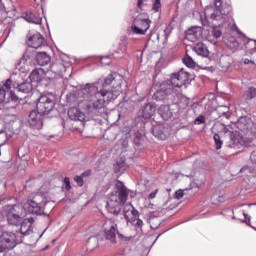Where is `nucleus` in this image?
Instances as JSON below:
<instances>
[{
    "instance_id": "nucleus-1",
    "label": "nucleus",
    "mask_w": 256,
    "mask_h": 256,
    "mask_svg": "<svg viewBox=\"0 0 256 256\" xmlns=\"http://www.w3.org/2000/svg\"><path fill=\"white\" fill-rule=\"evenodd\" d=\"M123 76L117 72H111L103 80L94 83H86L85 86H73L67 84L61 92V97H119L121 95Z\"/></svg>"
},
{
    "instance_id": "nucleus-2",
    "label": "nucleus",
    "mask_w": 256,
    "mask_h": 256,
    "mask_svg": "<svg viewBox=\"0 0 256 256\" xmlns=\"http://www.w3.org/2000/svg\"><path fill=\"white\" fill-rule=\"evenodd\" d=\"M193 79V75L182 68L173 73L169 80L162 82L160 85H153L150 89V95L152 97H169L170 95L183 97V87L187 89V85H191Z\"/></svg>"
},
{
    "instance_id": "nucleus-3",
    "label": "nucleus",
    "mask_w": 256,
    "mask_h": 256,
    "mask_svg": "<svg viewBox=\"0 0 256 256\" xmlns=\"http://www.w3.org/2000/svg\"><path fill=\"white\" fill-rule=\"evenodd\" d=\"M111 100L105 98H93L90 100H82L78 103V108L72 107L68 110V117L71 121H80L83 123L87 119V115L90 117H99V111L107 108Z\"/></svg>"
},
{
    "instance_id": "nucleus-4",
    "label": "nucleus",
    "mask_w": 256,
    "mask_h": 256,
    "mask_svg": "<svg viewBox=\"0 0 256 256\" xmlns=\"http://www.w3.org/2000/svg\"><path fill=\"white\" fill-rule=\"evenodd\" d=\"M117 192L112 193L107 201L106 209L111 215H119L121 207L127 203L129 199V192L123 183L116 184Z\"/></svg>"
},
{
    "instance_id": "nucleus-5",
    "label": "nucleus",
    "mask_w": 256,
    "mask_h": 256,
    "mask_svg": "<svg viewBox=\"0 0 256 256\" xmlns=\"http://www.w3.org/2000/svg\"><path fill=\"white\" fill-rule=\"evenodd\" d=\"M15 91L25 94L31 93L33 91V85L28 81L19 83L13 77H10L0 86V97H5L6 95L8 97H17Z\"/></svg>"
},
{
    "instance_id": "nucleus-6",
    "label": "nucleus",
    "mask_w": 256,
    "mask_h": 256,
    "mask_svg": "<svg viewBox=\"0 0 256 256\" xmlns=\"http://www.w3.org/2000/svg\"><path fill=\"white\" fill-rule=\"evenodd\" d=\"M3 215L6 216L9 225H19L27 215V210L21 205H8L4 207Z\"/></svg>"
},
{
    "instance_id": "nucleus-7",
    "label": "nucleus",
    "mask_w": 256,
    "mask_h": 256,
    "mask_svg": "<svg viewBox=\"0 0 256 256\" xmlns=\"http://www.w3.org/2000/svg\"><path fill=\"white\" fill-rule=\"evenodd\" d=\"M45 196L43 194H35L31 200L28 201L23 207L26 209V213H32L39 215L45 207Z\"/></svg>"
},
{
    "instance_id": "nucleus-8",
    "label": "nucleus",
    "mask_w": 256,
    "mask_h": 256,
    "mask_svg": "<svg viewBox=\"0 0 256 256\" xmlns=\"http://www.w3.org/2000/svg\"><path fill=\"white\" fill-rule=\"evenodd\" d=\"M214 5L217 10L216 13H212L210 16V19H213L214 21H219L222 17H225L227 15L231 14V11H233V8L231 7V0H214Z\"/></svg>"
},
{
    "instance_id": "nucleus-9",
    "label": "nucleus",
    "mask_w": 256,
    "mask_h": 256,
    "mask_svg": "<svg viewBox=\"0 0 256 256\" xmlns=\"http://www.w3.org/2000/svg\"><path fill=\"white\" fill-rule=\"evenodd\" d=\"M103 231L105 239L110 243H117V235H119V228L117 222L113 218H108L103 224Z\"/></svg>"
},
{
    "instance_id": "nucleus-10",
    "label": "nucleus",
    "mask_w": 256,
    "mask_h": 256,
    "mask_svg": "<svg viewBox=\"0 0 256 256\" xmlns=\"http://www.w3.org/2000/svg\"><path fill=\"white\" fill-rule=\"evenodd\" d=\"M29 79L31 83H42V85H53L55 83V79L47 77L45 70L42 68L34 69L30 73Z\"/></svg>"
},
{
    "instance_id": "nucleus-11",
    "label": "nucleus",
    "mask_w": 256,
    "mask_h": 256,
    "mask_svg": "<svg viewBox=\"0 0 256 256\" xmlns=\"http://www.w3.org/2000/svg\"><path fill=\"white\" fill-rule=\"evenodd\" d=\"M149 27H151V20L149 18H135L131 26V31L135 35H145L149 31Z\"/></svg>"
},
{
    "instance_id": "nucleus-12",
    "label": "nucleus",
    "mask_w": 256,
    "mask_h": 256,
    "mask_svg": "<svg viewBox=\"0 0 256 256\" xmlns=\"http://www.w3.org/2000/svg\"><path fill=\"white\" fill-rule=\"evenodd\" d=\"M27 45L32 49H41V47H45L47 45V41H45V37L41 35V33H31L27 34Z\"/></svg>"
},
{
    "instance_id": "nucleus-13",
    "label": "nucleus",
    "mask_w": 256,
    "mask_h": 256,
    "mask_svg": "<svg viewBox=\"0 0 256 256\" xmlns=\"http://www.w3.org/2000/svg\"><path fill=\"white\" fill-rule=\"evenodd\" d=\"M53 107H55V102L50 100L49 97H40L38 98L36 109L38 113L42 115H47L50 111H53Z\"/></svg>"
},
{
    "instance_id": "nucleus-14",
    "label": "nucleus",
    "mask_w": 256,
    "mask_h": 256,
    "mask_svg": "<svg viewBox=\"0 0 256 256\" xmlns=\"http://www.w3.org/2000/svg\"><path fill=\"white\" fill-rule=\"evenodd\" d=\"M43 119H45L44 114L37 110H32L29 114L28 123L33 129H43Z\"/></svg>"
},
{
    "instance_id": "nucleus-15",
    "label": "nucleus",
    "mask_w": 256,
    "mask_h": 256,
    "mask_svg": "<svg viewBox=\"0 0 256 256\" xmlns=\"http://www.w3.org/2000/svg\"><path fill=\"white\" fill-rule=\"evenodd\" d=\"M17 237L13 232H3L0 235V241L2 245H4V250L5 249H14V247L17 245L16 242Z\"/></svg>"
},
{
    "instance_id": "nucleus-16",
    "label": "nucleus",
    "mask_w": 256,
    "mask_h": 256,
    "mask_svg": "<svg viewBox=\"0 0 256 256\" xmlns=\"http://www.w3.org/2000/svg\"><path fill=\"white\" fill-rule=\"evenodd\" d=\"M124 217L126 221L130 223H135L137 217H139V212L135 210V207L131 204H126L123 209Z\"/></svg>"
},
{
    "instance_id": "nucleus-17",
    "label": "nucleus",
    "mask_w": 256,
    "mask_h": 256,
    "mask_svg": "<svg viewBox=\"0 0 256 256\" xmlns=\"http://www.w3.org/2000/svg\"><path fill=\"white\" fill-rule=\"evenodd\" d=\"M186 37L192 41H199L203 37V28L201 26H192L186 31Z\"/></svg>"
},
{
    "instance_id": "nucleus-18",
    "label": "nucleus",
    "mask_w": 256,
    "mask_h": 256,
    "mask_svg": "<svg viewBox=\"0 0 256 256\" xmlns=\"http://www.w3.org/2000/svg\"><path fill=\"white\" fill-rule=\"evenodd\" d=\"M35 59L40 67H45V65H49V63H51V56L45 51L36 52Z\"/></svg>"
},
{
    "instance_id": "nucleus-19",
    "label": "nucleus",
    "mask_w": 256,
    "mask_h": 256,
    "mask_svg": "<svg viewBox=\"0 0 256 256\" xmlns=\"http://www.w3.org/2000/svg\"><path fill=\"white\" fill-rule=\"evenodd\" d=\"M158 114L164 121H169L173 118V109L169 105H161L158 109Z\"/></svg>"
},
{
    "instance_id": "nucleus-20",
    "label": "nucleus",
    "mask_w": 256,
    "mask_h": 256,
    "mask_svg": "<svg viewBox=\"0 0 256 256\" xmlns=\"http://www.w3.org/2000/svg\"><path fill=\"white\" fill-rule=\"evenodd\" d=\"M155 111H157V107H155V104H146L142 110L143 119H151V117L155 115Z\"/></svg>"
},
{
    "instance_id": "nucleus-21",
    "label": "nucleus",
    "mask_w": 256,
    "mask_h": 256,
    "mask_svg": "<svg viewBox=\"0 0 256 256\" xmlns=\"http://www.w3.org/2000/svg\"><path fill=\"white\" fill-rule=\"evenodd\" d=\"M193 51H195L197 55H200V57H209V48L202 42L195 44Z\"/></svg>"
},
{
    "instance_id": "nucleus-22",
    "label": "nucleus",
    "mask_w": 256,
    "mask_h": 256,
    "mask_svg": "<svg viewBox=\"0 0 256 256\" xmlns=\"http://www.w3.org/2000/svg\"><path fill=\"white\" fill-rule=\"evenodd\" d=\"M243 37V41H244V45H245V49L248 51V53H250L251 55H253V53H256V40L253 39H249L247 37H245V35L242 34Z\"/></svg>"
},
{
    "instance_id": "nucleus-23",
    "label": "nucleus",
    "mask_w": 256,
    "mask_h": 256,
    "mask_svg": "<svg viewBox=\"0 0 256 256\" xmlns=\"http://www.w3.org/2000/svg\"><path fill=\"white\" fill-rule=\"evenodd\" d=\"M231 143L232 147H237L239 149L245 145V139L243 138V135L235 133L231 136Z\"/></svg>"
},
{
    "instance_id": "nucleus-24",
    "label": "nucleus",
    "mask_w": 256,
    "mask_h": 256,
    "mask_svg": "<svg viewBox=\"0 0 256 256\" xmlns=\"http://www.w3.org/2000/svg\"><path fill=\"white\" fill-rule=\"evenodd\" d=\"M24 19L25 21H27L28 23H33L34 25H41V17L35 15L33 12L31 11H27L24 14Z\"/></svg>"
},
{
    "instance_id": "nucleus-25",
    "label": "nucleus",
    "mask_w": 256,
    "mask_h": 256,
    "mask_svg": "<svg viewBox=\"0 0 256 256\" xmlns=\"http://www.w3.org/2000/svg\"><path fill=\"white\" fill-rule=\"evenodd\" d=\"M36 54H37V51L33 49H27L24 52L23 56L21 57L19 65H25L27 61H31V59H33L34 57L36 58Z\"/></svg>"
},
{
    "instance_id": "nucleus-26",
    "label": "nucleus",
    "mask_w": 256,
    "mask_h": 256,
    "mask_svg": "<svg viewBox=\"0 0 256 256\" xmlns=\"http://www.w3.org/2000/svg\"><path fill=\"white\" fill-rule=\"evenodd\" d=\"M152 133L154 137H157V139H161L162 141L167 139V136L165 135V127L163 125H156L153 127Z\"/></svg>"
},
{
    "instance_id": "nucleus-27",
    "label": "nucleus",
    "mask_w": 256,
    "mask_h": 256,
    "mask_svg": "<svg viewBox=\"0 0 256 256\" xmlns=\"http://www.w3.org/2000/svg\"><path fill=\"white\" fill-rule=\"evenodd\" d=\"M224 43L230 51H237L239 49V42H237V39L235 37H230L226 40H224Z\"/></svg>"
},
{
    "instance_id": "nucleus-28",
    "label": "nucleus",
    "mask_w": 256,
    "mask_h": 256,
    "mask_svg": "<svg viewBox=\"0 0 256 256\" xmlns=\"http://www.w3.org/2000/svg\"><path fill=\"white\" fill-rule=\"evenodd\" d=\"M3 27H4V31L5 33H11V31H13V29H15V20L11 19V18H6L3 20Z\"/></svg>"
},
{
    "instance_id": "nucleus-29",
    "label": "nucleus",
    "mask_w": 256,
    "mask_h": 256,
    "mask_svg": "<svg viewBox=\"0 0 256 256\" xmlns=\"http://www.w3.org/2000/svg\"><path fill=\"white\" fill-rule=\"evenodd\" d=\"M29 231H31V222H29V220H24L20 227V233L22 235H29Z\"/></svg>"
},
{
    "instance_id": "nucleus-30",
    "label": "nucleus",
    "mask_w": 256,
    "mask_h": 256,
    "mask_svg": "<svg viewBox=\"0 0 256 256\" xmlns=\"http://www.w3.org/2000/svg\"><path fill=\"white\" fill-rule=\"evenodd\" d=\"M183 63L186 65V67H189V69H195V60L189 54H186L183 58Z\"/></svg>"
},
{
    "instance_id": "nucleus-31",
    "label": "nucleus",
    "mask_w": 256,
    "mask_h": 256,
    "mask_svg": "<svg viewBox=\"0 0 256 256\" xmlns=\"http://www.w3.org/2000/svg\"><path fill=\"white\" fill-rule=\"evenodd\" d=\"M220 67H222V69H228L231 67V58L229 56H222L220 58Z\"/></svg>"
},
{
    "instance_id": "nucleus-32",
    "label": "nucleus",
    "mask_w": 256,
    "mask_h": 256,
    "mask_svg": "<svg viewBox=\"0 0 256 256\" xmlns=\"http://www.w3.org/2000/svg\"><path fill=\"white\" fill-rule=\"evenodd\" d=\"M212 35L215 39H219V37H221V35H223V32L221 31V27L219 26H214L212 28Z\"/></svg>"
},
{
    "instance_id": "nucleus-33",
    "label": "nucleus",
    "mask_w": 256,
    "mask_h": 256,
    "mask_svg": "<svg viewBox=\"0 0 256 256\" xmlns=\"http://www.w3.org/2000/svg\"><path fill=\"white\" fill-rule=\"evenodd\" d=\"M214 143L217 150L221 149L223 141L221 140V136H219V134H214Z\"/></svg>"
},
{
    "instance_id": "nucleus-34",
    "label": "nucleus",
    "mask_w": 256,
    "mask_h": 256,
    "mask_svg": "<svg viewBox=\"0 0 256 256\" xmlns=\"http://www.w3.org/2000/svg\"><path fill=\"white\" fill-rule=\"evenodd\" d=\"M111 57H113V55L102 56L101 57V64L102 65H111Z\"/></svg>"
},
{
    "instance_id": "nucleus-35",
    "label": "nucleus",
    "mask_w": 256,
    "mask_h": 256,
    "mask_svg": "<svg viewBox=\"0 0 256 256\" xmlns=\"http://www.w3.org/2000/svg\"><path fill=\"white\" fill-rule=\"evenodd\" d=\"M206 121L207 119L205 118V116L200 115L195 119L194 125H203Z\"/></svg>"
},
{
    "instance_id": "nucleus-36",
    "label": "nucleus",
    "mask_w": 256,
    "mask_h": 256,
    "mask_svg": "<svg viewBox=\"0 0 256 256\" xmlns=\"http://www.w3.org/2000/svg\"><path fill=\"white\" fill-rule=\"evenodd\" d=\"M200 21H201L203 27H210L209 19H207L206 14L200 16Z\"/></svg>"
},
{
    "instance_id": "nucleus-37",
    "label": "nucleus",
    "mask_w": 256,
    "mask_h": 256,
    "mask_svg": "<svg viewBox=\"0 0 256 256\" xmlns=\"http://www.w3.org/2000/svg\"><path fill=\"white\" fill-rule=\"evenodd\" d=\"M245 95L247 97H256V88L255 87L248 88V90L245 92Z\"/></svg>"
},
{
    "instance_id": "nucleus-38",
    "label": "nucleus",
    "mask_w": 256,
    "mask_h": 256,
    "mask_svg": "<svg viewBox=\"0 0 256 256\" xmlns=\"http://www.w3.org/2000/svg\"><path fill=\"white\" fill-rule=\"evenodd\" d=\"M152 9L155 11V13L159 12V9H161V0H154Z\"/></svg>"
},
{
    "instance_id": "nucleus-39",
    "label": "nucleus",
    "mask_w": 256,
    "mask_h": 256,
    "mask_svg": "<svg viewBox=\"0 0 256 256\" xmlns=\"http://www.w3.org/2000/svg\"><path fill=\"white\" fill-rule=\"evenodd\" d=\"M63 183L66 191H71V179H69V177H65Z\"/></svg>"
},
{
    "instance_id": "nucleus-40",
    "label": "nucleus",
    "mask_w": 256,
    "mask_h": 256,
    "mask_svg": "<svg viewBox=\"0 0 256 256\" xmlns=\"http://www.w3.org/2000/svg\"><path fill=\"white\" fill-rule=\"evenodd\" d=\"M74 181L75 183H77L78 187H83V177L80 175V176H75L74 177Z\"/></svg>"
},
{
    "instance_id": "nucleus-41",
    "label": "nucleus",
    "mask_w": 256,
    "mask_h": 256,
    "mask_svg": "<svg viewBox=\"0 0 256 256\" xmlns=\"http://www.w3.org/2000/svg\"><path fill=\"white\" fill-rule=\"evenodd\" d=\"M176 195V199H183V197L185 196V193H183V190H178L175 193Z\"/></svg>"
},
{
    "instance_id": "nucleus-42",
    "label": "nucleus",
    "mask_w": 256,
    "mask_h": 256,
    "mask_svg": "<svg viewBox=\"0 0 256 256\" xmlns=\"http://www.w3.org/2000/svg\"><path fill=\"white\" fill-rule=\"evenodd\" d=\"M135 227H138V229H141V227H143V220H141V219H135Z\"/></svg>"
},
{
    "instance_id": "nucleus-43",
    "label": "nucleus",
    "mask_w": 256,
    "mask_h": 256,
    "mask_svg": "<svg viewBox=\"0 0 256 256\" xmlns=\"http://www.w3.org/2000/svg\"><path fill=\"white\" fill-rule=\"evenodd\" d=\"M157 193H159V189H156L153 192H151L148 196V199H155V197H157Z\"/></svg>"
},
{
    "instance_id": "nucleus-44",
    "label": "nucleus",
    "mask_w": 256,
    "mask_h": 256,
    "mask_svg": "<svg viewBox=\"0 0 256 256\" xmlns=\"http://www.w3.org/2000/svg\"><path fill=\"white\" fill-rule=\"evenodd\" d=\"M250 159L253 163H256V151L252 152L250 155Z\"/></svg>"
},
{
    "instance_id": "nucleus-45",
    "label": "nucleus",
    "mask_w": 256,
    "mask_h": 256,
    "mask_svg": "<svg viewBox=\"0 0 256 256\" xmlns=\"http://www.w3.org/2000/svg\"><path fill=\"white\" fill-rule=\"evenodd\" d=\"M91 175V170H86L85 172H83L81 174V176L84 178V177H89Z\"/></svg>"
},
{
    "instance_id": "nucleus-46",
    "label": "nucleus",
    "mask_w": 256,
    "mask_h": 256,
    "mask_svg": "<svg viewBox=\"0 0 256 256\" xmlns=\"http://www.w3.org/2000/svg\"><path fill=\"white\" fill-rule=\"evenodd\" d=\"M2 145H5V136L0 135V147H2Z\"/></svg>"
},
{
    "instance_id": "nucleus-47",
    "label": "nucleus",
    "mask_w": 256,
    "mask_h": 256,
    "mask_svg": "<svg viewBox=\"0 0 256 256\" xmlns=\"http://www.w3.org/2000/svg\"><path fill=\"white\" fill-rule=\"evenodd\" d=\"M145 0H138V2H137V8L138 9H141V7H143V2H144Z\"/></svg>"
},
{
    "instance_id": "nucleus-48",
    "label": "nucleus",
    "mask_w": 256,
    "mask_h": 256,
    "mask_svg": "<svg viewBox=\"0 0 256 256\" xmlns=\"http://www.w3.org/2000/svg\"><path fill=\"white\" fill-rule=\"evenodd\" d=\"M245 171H251V169H249V166H244L242 169H241V173H245Z\"/></svg>"
},
{
    "instance_id": "nucleus-49",
    "label": "nucleus",
    "mask_w": 256,
    "mask_h": 256,
    "mask_svg": "<svg viewBox=\"0 0 256 256\" xmlns=\"http://www.w3.org/2000/svg\"><path fill=\"white\" fill-rule=\"evenodd\" d=\"M122 53H125V51H127V44H125V42H122Z\"/></svg>"
},
{
    "instance_id": "nucleus-50",
    "label": "nucleus",
    "mask_w": 256,
    "mask_h": 256,
    "mask_svg": "<svg viewBox=\"0 0 256 256\" xmlns=\"http://www.w3.org/2000/svg\"><path fill=\"white\" fill-rule=\"evenodd\" d=\"M47 95H52L53 97H59V94H57V92H48Z\"/></svg>"
},
{
    "instance_id": "nucleus-51",
    "label": "nucleus",
    "mask_w": 256,
    "mask_h": 256,
    "mask_svg": "<svg viewBox=\"0 0 256 256\" xmlns=\"http://www.w3.org/2000/svg\"><path fill=\"white\" fill-rule=\"evenodd\" d=\"M249 63H253V61H251V60H249V59L246 58V59L244 60V64H245V65H249Z\"/></svg>"
},
{
    "instance_id": "nucleus-52",
    "label": "nucleus",
    "mask_w": 256,
    "mask_h": 256,
    "mask_svg": "<svg viewBox=\"0 0 256 256\" xmlns=\"http://www.w3.org/2000/svg\"><path fill=\"white\" fill-rule=\"evenodd\" d=\"M129 101H131L130 98H128L127 100H125V101L123 102V106H124V107H127V104L129 103Z\"/></svg>"
},
{
    "instance_id": "nucleus-53",
    "label": "nucleus",
    "mask_w": 256,
    "mask_h": 256,
    "mask_svg": "<svg viewBox=\"0 0 256 256\" xmlns=\"http://www.w3.org/2000/svg\"><path fill=\"white\" fill-rule=\"evenodd\" d=\"M8 99H11V101H18L19 98H16V97H11V98H8Z\"/></svg>"
},
{
    "instance_id": "nucleus-54",
    "label": "nucleus",
    "mask_w": 256,
    "mask_h": 256,
    "mask_svg": "<svg viewBox=\"0 0 256 256\" xmlns=\"http://www.w3.org/2000/svg\"><path fill=\"white\" fill-rule=\"evenodd\" d=\"M1 103H5V98L4 97H0V105Z\"/></svg>"
},
{
    "instance_id": "nucleus-55",
    "label": "nucleus",
    "mask_w": 256,
    "mask_h": 256,
    "mask_svg": "<svg viewBox=\"0 0 256 256\" xmlns=\"http://www.w3.org/2000/svg\"><path fill=\"white\" fill-rule=\"evenodd\" d=\"M118 167H123V165H125V162H122V163H117Z\"/></svg>"
}]
</instances>
